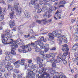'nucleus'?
I'll return each mask as SVG.
<instances>
[{"mask_svg":"<svg viewBox=\"0 0 78 78\" xmlns=\"http://www.w3.org/2000/svg\"><path fill=\"white\" fill-rule=\"evenodd\" d=\"M12 8L13 9H14V7H12V5H9L8 6V9H12Z\"/></svg>","mask_w":78,"mask_h":78,"instance_id":"c85d7f7f","label":"nucleus"},{"mask_svg":"<svg viewBox=\"0 0 78 78\" xmlns=\"http://www.w3.org/2000/svg\"><path fill=\"white\" fill-rule=\"evenodd\" d=\"M44 40V37H42L40 38V42H41V41H43Z\"/></svg>","mask_w":78,"mask_h":78,"instance_id":"79ce46f5","label":"nucleus"},{"mask_svg":"<svg viewBox=\"0 0 78 78\" xmlns=\"http://www.w3.org/2000/svg\"><path fill=\"white\" fill-rule=\"evenodd\" d=\"M24 14H25L26 17H27V18L30 17V14H29V13H28L27 11H25V12Z\"/></svg>","mask_w":78,"mask_h":78,"instance_id":"393cba45","label":"nucleus"},{"mask_svg":"<svg viewBox=\"0 0 78 78\" xmlns=\"http://www.w3.org/2000/svg\"><path fill=\"white\" fill-rule=\"evenodd\" d=\"M16 50V48L14 47L12 48L11 53H11L12 55H16V53L15 51Z\"/></svg>","mask_w":78,"mask_h":78,"instance_id":"412c9836","label":"nucleus"},{"mask_svg":"<svg viewBox=\"0 0 78 78\" xmlns=\"http://www.w3.org/2000/svg\"><path fill=\"white\" fill-rule=\"evenodd\" d=\"M7 75L8 76H9V75H11V72H9L7 73Z\"/></svg>","mask_w":78,"mask_h":78,"instance_id":"680f3d73","label":"nucleus"},{"mask_svg":"<svg viewBox=\"0 0 78 78\" xmlns=\"http://www.w3.org/2000/svg\"><path fill=\"white\" fill-rule=\"evenodd\" d=\"M37 22L38 23L40 24L41 23V21L40 20H37Z\"/></svg>","mask_w":78,"mask_h":78,"instance_id":"052dcab7","label":"nucleus"},{"mask_svg":"<svg viewBox=\"0 0 78 78\" xmlns=\"http://www.w3.org/2000/svg\"><path fill=\"white\" fill-rule=\"evenodd\" d=\"M59 74L60 75V76H59V78H61V77L62 76L64 75V73H60Z\"/></svg>","mask_w":78,"mask_h":78,"instance_id":"c03bdc74","label":"nucleus"},{"mask_svg":"<svg viewBox=\"0 0 78 78\" xmlns=\"http://www.w3.org/2000/svg\"><path fill=\"white\" fill-rule=\"evenodd\" d=\"M51 57L54 58L55 57V54L54 53H50Z\"/></svg>","mask_w":78,"mask_h":78,"instance_id":"cd10ccee","label":"nucleus"},{"mask_svg":"<svg viewBox=\"0 0 78 78\" xmlns=\"http://www.w3.org/2000/svg\"><path fill=\"white\" fill-rule=\"evenodd\" d=\"M5 60L6 61H10V56H9V55L6 56L5 57Z\"/></svg>","mask_w":78,"mask_h":78,"instance_id":"bb28decb","label":"nucleus"},{"mask_svg":"<svg viewBox=\"0 0 78 78\" xmlns=\"http://www.w3.org/2000/svg\"><path fill=\"white\" fill-rule=\"evenodd\" d=\"M31 3L33 5H34V7L36 8L37 9H39V5L37 3H36V0H31Z\"/></svg>","mask_w":78,"mask_h":78,"instance_id":"6e6552de","label":"nucleus"},{"mask_svg":"<svg viewBox=\"0 0 78 78\" xmlns=\"http://www.w3.org/2000/svg\"><path fill=\"white\" fill-rule=\"evenodd\" d=\"M47 39H48V38H47V37H46L44 39L43 42H47Z\"/></svg>","mask_w":78,"mask_h":78,"instance_id":"bf43d9fd","label":"nucleus"},{"mask_svg":"<svg viewBox=\"0 0 78 78\" xmlns=\"http://www.w3.org/2000/svg\"><path fill=\"white\" fill-rule=\"evenodd\" d=\"M2 38V42L3 44H5L6 42L8 41V37H7V34H2L1 35Z\"/></svg>","mask_w":78,"mask_h":78,"instance_id":"0eeeda50","label":"nucleus"},{"mask_svg":"<svg viewBox=\"0 0 78 78\" xmlns=\"http://www.w3.org/2000/svg\"><path fill=\"white\" fill-rule=\"evenodd\" d=\"M60 3L62 4V5H64V4L65 5V4H66V2L64 1H60Z\"/></svg>","mask_w":78,"mask_h":78,"instance_id":"ea45409f","label":"nucleus"},{"mask_svg":"<svg viewBox=\"0 0 78 78\" xmlns=\"http://www.w3.org/2000/svg\"><path fill=\"white\" fill-rule=\"evenodd\" d=\"M23 27V26H20V27H19V30H20V29H22V28Z\"/></svg>","mask_w":78,"mask_h":78,"instance_id":"0e129e2a","label":"nucleus"},{"mask_svg":"<svg viewBox=\"0 0 78 78\" xmlns=\"http://www.w3.org/2000/svg\"><path fill=\"white\" fill-rule=\"evenodd\" d=\"M5 55L7 56H9V55H11V53H9V52H5Z\"/></svg>","mask_w":78,"mask_h":78,"instance_id":"72a5a7b5","label":"nucleus"},{"mask_svg":"<svg viewBox=\"0 0 78 78\" xmlns=\"http://www.w3.org/2000/svg\"><path fill=\"white\" fill-rule=\"evenodd\" d=\"M44 17H47L48 18H50L51 17V15L48 12H46L43 15Z\"/></svg>","mask_w":78,"mask_h":78,"instance_id":"aec40b11","label":"nucleus"},{"mask_svg":"<svg viewBox=\"0 0 78 78\" xmlns=\"http://www.w3.org/2000/svg\"><path fill=\"white\" fill-rule=\"evenodd\" d=\"M56 50V48L55 47L53 48H52L51 49V50Z\"/></svg>","mask_w":78,"mask_h":78,"instance_id":"69168bd1","label":"nucleus"},{"mask_svg":"<svg viewBox=\"0 0 78 78\" xmlns=\"http://www.w3.org/2000/svg\"><path fill=\"white\" fill-rule=\"evenodd\" d=\"M41 48H44V51L45 52H47L48 49H49V45L47 44H45V46H44L43 47H41Z\"/></svg>","mask_w":78,"mask_h":78,"instance_id":"dca6fc26","label":"nucleus"},{"mask_svg":"<svg viewBox=\"0 0 78 78\" xmlns=\"http://www.w3.org/2000/svg\"><path fill=\"white\" fill-rule=\"evenodd\" d=\"M74 36H76V37H78V33L77 32H76L74 34Z\"/></svg>","mask_w":78,"mask_h":78,"instance_id":"37998d69","label":"nucleus"},{"mask_svg":"<svg viewBox=\"0 0 78 78\" xmlns=\"http://www.w3.org/2000/svg\"><path fill=\"white\" fill-rule=\"evenodd\" d=\"M12 62L13 63L15 66H16L18 64H21V66H25V60L23 58L21 59V61H20V60H18L16 61V60L13 59L12 61Z\"/></svg>","mask_w":78,"mask_h":78,"instance_id":"20e7f679","label":"nucleus"},{"mask_svg":"<svg viewBox=\"0 0 78 78\" xmlns=\"http://www.w3.org/2000/svg\"><path fill=\"white\" fill-rule=\"evenodd\" d=\"M43 61V60L40 57H37L36 62L37 64H38V65L40 66V65L42 64V63Z\"/></svg>","mask_w":78,"mask_h":78,"instance_id":"9b49d317","label":"nucleus"},{"mask_svg":"<svg viewBox=\"0 0 78 78\" xmlns=\"http://www.w3.org/2000/svg\"><path fill=\"white\" fill-rule=\"evenodd\" d=\"M46 55V57L47 58H50L51 57V55H50V54H47Z\"/></svg>","mask_w":78,"mask_h":78,"instance_id":"3c124183","label":"nucleus"},{"mask_svg":"<svg viewBox=\"0 0 78 78\" xmlns=\"http://www.w3.org/2000/svg\"><path fill=\"white\" fill-rule=\"evenodd\" d=\"M37 73V70L34 69L33 71H30L28 73L27 75L26 76V78H34L36 77L35 74Z\"/></svg>","mask_w":78,"mask_h":78,"instance_id":"7ed1b4c3","label":"nucleus"},{"mask_svg":"<svg viewBox=\"0 0 78 78\" xmlns=\"http://www.w3.org/2000/svg\"><path fill=\"white\" fill-rule=\"evenodd\" d=\"M6 62L5 61V60H3L2 61L1 63V64H2V65H3V66H5V65H6Z\"/></svg>","mask_w":78,"mask_h":78,"instance_id":"7c9ffc66","label":"nucleus"},{"mask_svg":"<svg viewBox=\"0 0 78 78\" xmlns=\"http://www.w3.org/2000/svg\"><path fill=\"white\" fill-rule=\"evenodd\" d=\"M28 66L29 67H32L33 66V63H30L28 64Z\"/></svg>","mask_w":78,"mask_h":78,"instance_id":"f704fd0d","label":"nucleus"},{"mask_svg":"<svg viewBox=\"0 0 78 78\" xmlns=\"http://www.w3.org/2000/svg\"><path fill=\"white\" fill-rule=\"evenodd\" d=\"M47 69L43 67L42 69H40L39 73L38 75V78H50L49 74L47 73L46 70Z\"/></svg>","mask_w":78,"mask_h":78,"instance_id":"f257e3e1","label":"nucleus"},{"mask_svg":"<svg viewBox=\"0 0 78 78\" xmlns=\"http://www.w3.org/2000/svg\"><path fill=\"white\" fill-rule=\"evenodd\" d=\"M31 44H29L27 45H25V46H22L20 47V48L21 49H23V50H24L25 48H28V47H30V46H31Z\"/></svg>","mask_w":78,"mask_h":78,"instance_id":"f3484780","label":"nucleus"},{"mask_svg":"<svg viewBox=\"0 0 78 78\" xmlns=\"http://www.w3.org/2000/svg\"><path fill=\"white\" fill-rule=\"evenodd\" d=\"M48 36H49V37L48 39L49 41H53L54 38L53 36H52V34L50 33H49Z\"/></svg>","mask_w":78,"mask_h":78,"instance_id":"6ab92c4d","label":"nucleus"},{"mask_svg":"<svg viewBox=\"0 0 78 78\" xmlns=\"http://www.w3.org/2000/svg\"><path fill=\"white\" fill-rule=\"evenodd\" d=\"M43 22L44 23V24H46L47 23V20L46 19H44L43 20Z\"/></svg>","mask_w":78,"mask_h":78,"instance_id":"49530a36","label":"nucleus"},{"mask_svg":"<svg viewBox=\"0 0 78 78\" xmlns=\"http://www.w3.org/2000/svg\"><path fill=\"white\" fill-rule=\"evenodd\" d=\"M31 46H32L34 48V49H35L36 52H39L41 51V49L37 47V46L34 44V43H31Z\"/></svg>","mask_w":78,"mask_h":78,"instance_id":"1a4fd4ad","label":"nucleus"},{"mask_svg":"<svg viewBox=\"0 0 78 78\" xmlns=\"http://www.w3.org/2000/svg\"><path fill=\"white\" fill-rule=\"evenodd\" d=\"M28 50L29 51H31V46L29 47H28Z\"/></svg>","mask_w":78,"mask_h":78,"instance_id":"8fccbe9b","label":"nucleus"},{"mask_svg":"<svg viewBox=\"0 0 78 78\" xmlns=\"http://www.w3.org/2000/svg\"><path fill=\"white\" fill-rule=\"evenodd\" d=\"M10 31L9 30H7L5 31V33L7 34V36L8 38H11L12 36V34L11 33H9Z\"/></svg>","mask_w":78,"mask_h":78,"instance_id":"4468645a","label":"nucleus"},{"mask_svg":"<svg viewBox=\"0 0 78 78\" xmlns=\"http://www.w3.org/2000/svg\"><path fill=\"white\" fill-rule=\"evenodd\" d=\"M56 63H55V62L54 63H52V66L53 67H56Z\"/></svg>","mask_w":78,"mask_h":78,"instance_id":"a19ab883","label":"nucleus"},{"mask_svg":"<svg viewBox=\"0 0 78 78\" xmlns=\"http://www.w3.org/2000/svg\"><path fill=\"white\" fill-rule=\"evenodd\" d=\"M0 71L2 72H5V69L4 68H1L0 69Z\"/></svg>","mask_w":78,"mask_h":78,"instance_id":"473e14b6","label":"nucleus"},{"mask_svg":"<svg viewBox=\"0 0 78 78\" xmlns=\"http://www.w3.org/2000/svg\"><path fill=\"white\" fill-rule=\"evenodd\" d=\"M20 41V40L19 39H18L16 41H13V40L12 39H10V42L8 43H7V44H10L11 46L13 47V46H14V45H15L16 44L19 43Z\"/></svg>","mask_w":78,"mask_h":78,"instance_id":"39448f33","label":"nucleus"},{"mask_svg":"<svg viewBox=\"0 0 78 78\" xmlns=\"http://www.w3.org/2000/svg\"><path fill=\"white\" fill-rule=\"evenodd\" d=\"M29 39H33V40H35L36 39V37H34L33 35H32L30 38Z\"/></svg>","mask_w":78,"mask_h":78,"instance_id":"2f4dec72","label":"nucleus"},{"mask_svg":"<svg viewBox=\"0 0 78 78\" xmlns=\"http://www.w3.org/2000/svg\"><path fill=\"white\" fill-rule=\"evenodd\" d=\"M60 59L62 60L64 65H66V64H67V61L65 59H62L60 58V57H59V55L57 56V58L56 59V63H59V62H60V61H61Z\"/></svg>","mask_w":78,"mask_h":78,"instance_id":"423d86ee","label":"nucleus"},{"mask_svg":"<svg viewBox=\"0 0 78 78\" xmlns=\"http://www.w3.org/2000/svg\"><path fill=\"white\" fill-rule=\"evenodd\" d=\"M19 64H20V63H18L16 65V68H19L20 67V66L19 65Z\"/></svg>","mask_w":78,"mask_h":78,"instance_id":"5fc2aeb1","label":"nucleus"},{"mask_svg":"<svg viewBox=\"0 0 78 78\" xmlns=\"http://www.w3.org/2000/svg\"><path fill=\"white\" fill-rule=\"evenodd\" d=\"M67 51H66L65 52L63 53V55L65 56H67L69 54V48H67Z\"/></svg>","mask_w":78,"mask_h":78,"instance_id":"b1692460","label":"nucleus"},{"mask_svg":"<svg viewBox=\"0 0 78 78\" xmlns=\"http://www.w3.org/2000/svg\"><path fill=\"white\" fill-rule=\"evenodd\" d=\"M13 77L14 78H16V75L14 74H13L12 75Z\"/></svg>","mask_w":78,"mask_h":78,"instance_id":"338daca9","label":"nucleus"},{"mask_svg":"<svg viewBox=\"0 0 78 78\" xmlns=\"http://www.w3.org/2000/svg\"><path fill=\"white\" fill-rule=\"evenodd\" d=\"M42 58L43 59H47V55H44L42 56Z\"/></svg>","mask_w":78,"mask_h":78,"instance_id":"a18cd8bd","label":"nucleus"},{"mask_svg":"<svg viewBox=\"0 0 78 78\" xmlns=\"http://www.w3.org/2000/svg\"><path fill=\"white\" fill-rule=\"evenodd\" d=\"M14 8L15 10L13 9V8H12L11 9V11L12 12H10L9 14V16H10V17L11 19H12L13 18V16H14V11H16V13L17 15H19L21 13V10H19V11H18V9L19 8L18 6L15 5V7H14Z\"/></svg>","mask_w":78,"mask_h":78,"instance_id":"f03ea898","label":"nucleus"},{"mask_svg":"<svg viewBox=\"0 0 78 78\" xmlns=\"http://www.w3.org/2000/svg\"><path fill=\"white\" fill-rule=\"evenodd\" d=\"M39 46H40L41 47V48L42 49H43V48H42L41 47H44V43H43L42 42H40L39 44Z\"/></svg>","mask_w":78,"mask_h":78,"instance_id":"a878e982","label":"nucleus"},{"mask_svg":"<svg viewBox=\"0 0 78 78\" xmlns=\"http://www.w3.org/2000/svg\"><path fill=\"white\" fill-rule=\"evenodd\" d=\"M62 51H66L67 50V48H62Z\"/></svg>","mask_w":78,"mask_h":78,"instance_id":"c9c22d12","label":"nucleus"},{"mask_svg":"<svg viewBox=\"0 0 78 78\" xmlns=\"http://www.w3.org/2000/svg\"><path fill=\"white\" fill-rule=\"evenodd\" d=\"M57 17L58 19H61V15L60 14H58L57 15Z\"/></svg>","mask_w":78,"mask_h":78,"instance_id":"58836bf2","label":"nucleus"},{"mask_svg":"<svg viewBox=\"0 0 78 78\" xmlns=\"http://www.w3.org/2000/svg\"><path fill=\"white\" fill-rule=\"evenodd\" d=\"M48 6H50L51 8V6L50 4L44 3V4L43 6L42 7V10H44V9H45V8H47Z\"/></svg>","mask_w":78,"mask_h":78,"instance_id":"a211bd4d","label":"nucleus"},{"mask_svg":"<svg viewBox=\"0 0 78 78\" xmlns=\"http://www.w3.org/2000/svg\"><path fill=\"white\" fill-rule=\"evenodd\" d=\"M62 60H63V59H66V56H65V55H62Z\"/></svg>","mask_w":78,"mask_h":78,"instance_id":"de8ad7c7","label":"nucleus"},{"mask_svg":"<svg viewBox=\"0 0 78 78\" xmlns=\"http://www.w3.org/2000/svg\"><path fill=\"white\" fill-rule=\"evenodd\" d=\"M5 68H7V70L9 72L12 71L13 70V66H9L8 65H6L5 66Z\"/></svg>","mask_w":78,"mask_h":78,"instance_id":"f8f14e48","label":"nucleus"},{"mask_svg":"<svg viewBox=\"0 0 78 78\" xmlns=\"http://www.w3.org/2000/svg\"><path fill=\"white\" fill-rule=\"evenodd\" d=\"M78 47V43H76L73 46L72 49L74 50H76Z\"/></svg>","mask_w":78,"mask_h":78,"instance_id":"4be33fe9","label":"nucleus"},{"mask_svg":"<svg viewBox=\"0 0 78 78\" xmlns=\"http://www.w3.org/2000/svg\"><path fill=\"white\" fill-rule=\"evenodd\" d=\"M39 3L40 5H42L43 4V1H42L41 0H39Z\"/></svg>","mask_w":78,"mask_h":78,"instance_id":"09e8293b","label":"nucleus"},{"mask_svg":"<svg viewBox=\"0 0 78 78\" xmlns=\"http://www.w3.org/2000/svg\"><path fill=\"white\" fill-rule=\"evenodd\" d=\"M44 52L43 51H41L40 52V54L41 55H44Z\"/></svg>","mask_w":78,"mask_h":78,"instance_id":"864d4df0","label":"nucleus"},{"mask_svg":"<svg viewBox=\"0 0 78 78\" xmlns=\"http://www.w3.org/2000/svg\"><path fill=\"white\" fill-rule=\"evenodd\" d=\"M59 8H64V5H62L59 6Z\"/></svg>","mask_w":78,"mask_h":78,"instance_id":"e2e57ef3","label":"nucleus"},{"mask_svg":"<svg viewBox=\"0 0 78 78\" xmlns=\"http://www.w3.org/2000/svg\"><path fill=\"white\" fill-rule=\"evenodd\" d=\"M51 34L52 36H53L55 37L57 36V38H59L60 37H61V35L60 34H57V33L56 32V31H54Z\"/></svg>","mask_w":78,"mask_h":78,"instance_id":"ddd939ff","label":"nucleus"},{"mask_svg":"<svg viewBox=\"0 0 78 78\" xmlns=\"http://www.w3.org/2000/svg\"><path fill=\"white\" fill-rule=\"evenodd\" d=\"M22 75H18V78H22Z\"/></svg>","mask_w":78,"mask_h":78,"instance_id":"4d7b16f0","label":"nucleus"},{"mask_svg":"<svg viewBox=\"0 0 78 78\" xmlns=\"http://www.w3.org/2000/svg\"><path fill=\"white\" fill-rule=\"evenodd\" d=\"M56 60H55V59L52 58L51 60V63H54L55 62H56Z\"/></svg>","mask_w":78,"mask_h":78,"instance_id":"e433bc0d","label":"nucleus"},{"mask_svg":"<svg viewBox=\"0 0 78 78\" xmlns=\"http://www.w3.org/2000/svg\"><path fill=\"white\" fill-rule=\"evenodd\" d=\"M14 72H15V73H19V70L18 69H14Z\"/></svg>","mask_w":78,"mask_h":78,"instance_id":"4c0bfd02","label":"nucleus"},{"mask_svg":"<svg viewBox=\"0 0 78 78\" xmlns=\"http://www.w3.org/2000/svg\"><path fill=\"white\" fill-rule=\"evenodd\" d=\"M41 11H42V9H40L38 10L37 12L39 13H41Z\"/></svg>","mask_w":78,"mask_h":78,"instance_id":"603ef678","label":"nucleus"},{"mask_svg":"<svg viewBox=\"0 0 78 78\" xmlns=\"http://www.w3.org/2000/svg\"><path fill=\"white\" fill-rule=\"evenodd\" d=\"M9 25L11 28H12L15 25V21L11 20L9 22Z\"/></svg>","mask_w":78,"mask_h":78,"instance_id":"2eb2a0df","label":"nucleus"},{"mask_svg":"<svg viewBox=\"0 0 78 78\" xmlns=\"http://www.w3.org/2000/svg\"><path fill=\"white\" fill-rule=\"evenodd\" d=\"M71 22L72 23H74L75 22V19H73L71 20Z\"/></svg>","mask_w":78,"mask_h":78,"instance_id":"13d9d810","label":"nucleus"},{"mask_svg":"<svg viewBox=\"0 0 78 78\" xmlns=\"http://www.w3.org/2000/svg\"><path fill=\"white\" fill-rule=\"evenodd\" d=\"M40 40H38L37 41H35V43H33V44H34L37 45H39V44L40 42Z\"/></svg>","mask_w":78,"mask_h":78,"instance_id":"c756f323","label":"nucleus"},{"mask_svg":"<svg viewBox=\"0 0 78 78\" xmlns=\"http://www.w3.org/2000/svg\"><path fill=\"white\" fill-rule=\"evenodd\" d=\"M66 78V76H65V75H64L63 76H61V77H60V78Z\"/></svg>","mask_w":78,"mask_h":78,"instance_id":"774afa93","label":"nucleus"},{"mask_svg":"<svg viewBox=\"0 0 78 78\" xmlns=\"http://www.w3.org/2000/svg\"><path fill=\"white\" fill-rule=\"evenodd\" d=\"M2 11L1 12V13H0V15L1 16H0V20H3V19H4V13H2Z\"/></svg>","mask_w":78,"mask_h":78,"instance_id":"5701e85b","label":"nucleus"},{"mask_svg":"<svg viewBox=\"0 0 78 78\" xmlns=\"http://www.w3.org/2000/svg\"><path fill=\"white\" fill-rule=\"evenodd\" d=\"M64 38H65L64 36H63L61 37L59 39L58 43L60 44H62V42L67 43V40H65Z\"/></svg>","mask_w":78,"mask_h":78,"instance_id":"9d476101","label":"nucleus"},{"mask_svg":"<svg viewBox=\"0 0 78 78\" xmlns=\"http://www.w3.org/2000/svg\"><path fill=\"white\" fill-rule=\"evenodd\" d=\"M18 50L19 52H21L23 51V50L22 49H18Z\"/></svg>","mask_w":78,"mask_h":78,"instance_id":"6e6d98bb","label":"nucleus"}]
</instances>
